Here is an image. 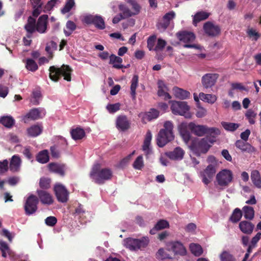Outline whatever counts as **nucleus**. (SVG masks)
Returning <instances> with one entry per match:
<instances>
[{
	"label": "nucleus",
	"instance_id": "25",
	"mask_svg": "<svg viewBox=\"0 0 261 261\" xmlns=\"http://www.w3.org/2000/svg\"><path fill=\"white\" fill-rule=\"evenodd\" d=\"M239 227L244 233L251 234L254 229V225L250 221H242L239 223Z\"/></svg>",
	"mask_w": 261,
	"mask_h": 261
},
{
	"label": "nucleus",
	"instance_id": "42",
	"mask_svg": "<svg viewBox=\"0 0 261 261\" xmlns=\"http://www.w3.org/2000/svg\"><path fill=\"white\" fill-rule=\"evenodd\" d=\"M199 96L201 100L211 103H214L217 99V97L214 94H206V93H200Z\"/></svg>",
	"mask_w": 261,
	"mask_h": 261
},
{
	"label": "nucleus",
	"instance_id": "24",
	"mask_svg": "<svg viewBox=\"0 0 261 261\" xmlns=\"http://www.w3.org/2000/svg\"><path fill=\"white\" fill-rule=\"evenodd\" d=\"M48 167L50 171L57 173L61 176L65 175V170L66 169V165L64 164L55 163V162H51L48 164Z\"/></svg>",
	"mask_w": 261,
	"mask_h": 261
},
{
	"label": "nucleus",
	"instance_id": "27",
	"mask_svg": "<svg viewBox=\"0 0 261 261\" xmlns=\"http://www.w3.org/2000/svg\"><path fill=\"white\" fill-rule=\"evenodd\" d=\"M21 159L18 155H14L12 156L10 162L9 168L11 171L17 172L20 170L21 165Z\"/></svg>",
	"mask_w": 261,
	"mask_h": 261
},
{
	"label": "nucleus",
	"instance_id": "29",
	"mask_svg": "<svg viewBox=\"0 0 261 261\" xmlns=\"http://www.w3.org/2000/svg\"><path fill=\"white\" fill-rule=\"evenodd\" d=\"M251 179L254 186L261 188V176L258 170H253L251 173Z\"/></svg>",
	"mask_w": 261,
	"mask_h": 261
},
{
	"label": "nucleus",
	"instance_id": "17",
	"mask_svg": "<svg viewBox=\"0 0 261 261\" xmlns=\"http://www.w3.org/2000/svg\"><path fill=\"white\" fill-rule=\"evenodd\" d=\"M187 127L196 136H203L206 135L207 125H200L194 122H190L189 123Z\"/></svg>",
	"mask_w": 261,
	"mask_h": 261
},
{
	"label": "nucleus",
	"instance_id": "31",
	"mask_svg": "<svg viewBox=\"0 0 261 261\" xmlns=\"http://www.w3.org/2000/svg\"><path fill=\"white\" fill-rule=\"evenodd\" d=\"M43 131V126L35 124V125L31 126L27 129V132L30 136L35 137L41 134Z\"/></svg>",
	"mask_w": 261,
	"mask_h": 261
},
{
	"label": "nucleus",
	"instance_id": "58",
	"mask_svg": "<svg viewBox=\"0 0 261 261\" xmlns=\"http://www.w3.org/2000/svg\"><path fill=\"white\" fill-rule=\"evenodd\" d=\"M159 112L156 109H152L147 114V119L149 120L156 118L159 117Z\"/></svg>",
	"mask_w": 261,
	"mask_h": 261
},
{
	"label": "nucleus",
	"instance_id": "26",
	"mask_svg": "<svg viewBox=\"0 0 261 261\" xmlns=\"http://www.w3.org/2000/svg\"><path fill=\"white\" fill-rule=\"evenodd\" d=\"M109 64H112V66L116 69H121L123 68V65L122 64L123 59L116 55L112 54L109 56Z\"/></svg>",
	"mask_w": 261,
	"mask_h": 261
},
{
	"label": "nucleus",
	"instance_id": "44",
	"mask_svg": "<svg viewBox=\"0 0 261 261\" xmlns=\"http://www.w3.org/2000/svg\"><path fill=\"white\" fill-rule=\"evenodd\" d=\"M219 258L221 261H236V259L232 254L228 251H223L220 254Z\"/></svg>",
	"mask_w": 261,
	"mask_h": 261
},
{
	"label": "nucleus",
	"instance_id": "12",
	"mask_svg": "<svg viewBox=\"0 0 261 261\" xmlns=\"http://www.w3.org/2000/svg\"><path fill=\"white\" fill-rule=\"evenodd\" d=\"M45 115V111L42 108H35L31 109L23 117L24 123H28L29 120H35L42 118Z\"/></svg>",
	"mask_w": 261,
	"mask_h": 261
},
{
	"label": "nucleus",
	"instance_id": "34",
	"mask_svg": "<svg viewBox=\"0 0 261 261\" xmlns=\"http://www.w3.org/2000/svg\"><path fill=\"white\" fill-rule=\"evenodd\" d=\"M36 159L37 162L41 163V164H45V163L48 162L49 159L48 150L44 149V150L40 151V152L38 153Z\"/></svg>",
	"mask_w": 261,
	"mask_h": 261
},
{
	"label": "nucleus",
	"instance_id": "41",
	"mask_svg": "<svg viewBox=\"0 0 261 261\" xmlns=\"http://www.w3.org/2000/svg\"><path fill=\"white\" fill-rule=\"evenodd\" d=\"M243 212L244 213V217L246 219L252 220L254 216V210L253 207L245 205L243 207Z\"/></svg>",
	"mask_w": 261,
	"mask_h": 261
},
{
	"label": "nucleus",
	"instance_id": "11",
	"mask_svg": "<svg viewBox=\"0 0 261 261\" xmlns=\"http://www.w3.org/2000/svg\"><path fill=\"white\" fill-rule=\"evenodd\" d=\"M84 21L87 24H93L96 28L103 30L106 28L105 20L101 16L89 14L84 17Z\"/></svg>",
	"mask_w": 261,
	"mask_h": 261
},
{
	"label": "nucleus",
	"instance_id": "21",
	"mask_svg": "<svg viewBox=\"0 0 261 261\" xmlns=\"http://www.w3.org/2000/svg\"><path fill=\"white\" fill-rule=\"evenodd\" d=\"M36 20L32 16H30L28 18L27 23L24 26V29L27 32V36L30 38L32 37V34L36 31Z\"/></svg>",
	"mask_w": 261,
	"mask_h": 261
},
{
	"label": "nucleus",
	"instance_id": "15",
	"mask_svg": "<svg viewBox=\"0 0 261 261\" xmlns=\"http://www.w3.org/2000/svg\"><path fill=\"white\" fill-rule=\"evenodd\" d=\"M216 172V169L213 165H207L204 170L200 172L202 181L206 185H208L212 181Z\"/></svg>",
	"mask_w": 261,
	"mask_h": 261
},
{
	"label": "nucleus",
	"instance_id": "37",
	"mask_svg": "<svg viewBox=\"0 0 261 261\" xmlns=\"http://www.w3.org/2000/svg\"><path fill=\"white\" fill-rule=\"evenodd\" d=\"M209 15V13L206 12V11H199L198 12L196 13L193 19V23L195 25H196L197 22L207 19Z\"/></svg>",
	"mask_w": 261,
	"mask_h": 261
},
{
	"label": "nucleus",
	"instance_id": "13",
	"mask_svg": "<svg viewBox=\"0 0 261 261\" xmlns=\"http://www.w3.org/2000/svg\"><path fill=\"white\" fill-rule=\"evenodd\" d=\"M189 110V106L186 101H172L171 110L173 114L184 115Z\"/></svg>",
	"mask_w": 261,
	"mask_h": 261
},
{
	"label": "nucleus",
	"instance_id": "63",
	"mask_svg": "<svg viewBox=\"0 0 261 261\" xmlns=\"http://www.w3.org/2000/svg\"><path fill=\"white\" fill-rule=\"evenodd\" d=\"M33 97L34 98V103L38 105L39 103V99L41 96V92L39 90H35L32 92Z\"/></svg>",
	"mask_w": 261,
	"mask_h": 261
},
{
	"label": "nucleus",
	"instance_id": "43",
	"mask_svg": "<svg viewBox=\"0 0 261 261\" xmlns=\"http://www.w3.org/2000/svg\"><path fill=\"white\" fill-rule=\"evenodd\" d=\"M39 186L40 189L46 190L51 187V179L49 177H41L39 182Z\"/></svg>",
	"mask_w": 261,
	"mask_h": 261
},
{
	"label": "nucleus",
	"instance_id": "35",
	"mask_svg": "<svg viewBox=\"0 0 261 261\" xmlns=\"http://www.w3.org/2000/svg\"><path fill=\"white\" fill-rule=\"evenodd\" d=\"M172 249L175 254H179L181 255H185L187 253V250L182 244L180 242H175L173 244Z\"/></svg>",
	"mask_w": 261,
	"mask_h": 261
},
{
	"label": "nucleus",
	"instance_id": "57",
	"mask_svg": "<svg viewBox=\"0 0 261 261\" xmlns=\"http://www.w3.org/2000/svg\"><path fill=\"white\" fill-rule=\"evenodd\" d=\"M58 222V219L55 216H48L45 219V222L47 226H54Z\"/></svg>",
	"mask_w": 261,
	"mask_h": 261
},
{
	"label": "nucleus",
	"instance_id": "14",
	"mask_svg": "<svg viewBox=\"0 0 261 261\" xmlns=\"http://www.w3.org/2000/svg\"><path fill=\"white\" fill-rule=\"evenodd\" d=\"M203 29L208 36L215 37L221 34V28L219 25H215L211 21L205 22L203 25Z\"/></svg>",
	"mask_w": 261,
	"mask_h": 261
},
{
	"label": "nucleus",
	"instance_id": "39",
	"mask_svg": "<svg viewBox=\"0 0 261 261\" xmlns=\"http://www.w3.org/2000/svg\"><path fill=\"white\" fill-rule=\"evenodd\" d=\"M77 25L72 20H68L66 24V29L64 30V33L66 36H69L72 32L76 30Z\"/></svg>",
	"mask_w": 261,
	"mask_h": 261
},
{
	"label": "nucleus",
	"instance_id": "19",
	"mask_svg": "<svg viewBox=\"0 0 261 261\" xmlns=\"http://www.w3.org/2000/svg\"><path fill=\"white\" fill-rule=\"evenodd\" d=\"M221 134V130L217 127H209L206 125V136L208 139V144L211 145V147L216 141V138L219 135Z\"/></svg>",
	"mask_w": 261,
	"mask_h": 261
},
{
	"label": "nucleus",
	"instance_id": "55",
	"mask_svg": "<svg viewBox=\"0 0 261 261\" xmlns=\"http://www.w3.org/2000/svg\"><path fill=\"white\" fill-rule=\"evenodd\" d=\"M120 104L119 102L114 104L107 105L106 108L110 113H115L120 109Z\"/></svg>",
	"mask_w": 261,
	"mask_h": 261
},
{
	"label": "nucleus",
	"instance_id": "3",
	"mask_svg": "<svg viewBox=\"0 0 261 261\" xmlns=\"http://www.w3.org/2000/svg\"><path fill=\"white\" fill-rule=\"evenodd\" d=\"M49 77L53 81H59L61 76H63L64 79L67 81L71 80V74L73 70L67 64H62L60 67L53 65V66L49 67Z\"/></svg>",
	"mask_w": 261,
	"mask_h": 261
},
{
	"label": "nucleus",
	"instance_id": "48",
	"mask_svg": "<svg viewBox=\"0 0 261 261\" xmlns=\"http://www.w3.org/2000/svg\"><path fill=\"white\" fill-rule=\"evenodd\" d=\"M119 10L122 12L121 14L122 19H125V18L133 16V12H132L129 8L126 7L125 5H119Z\"/></svg>",
	"mask_w": 261,
	"mask_h": 261
},
{
	"label": "nucleus",
	"instance_id": "60",
	"mask_svg": "<svg viewBox=\"0 0 261 261\" xmlns=\"http://www.w3.org/2000/svg\"><path fill=\"white\" fill-rule=\"evenodd\" d=\"M206 162L209 163L210 165H213L214 168L217 170L218 163L215 156H208L206 159Z\"/></svg>",
	"mask_w": 261,
	"mask_h": 261
},
{
	"label": "nucleus",
	"instance_id": "28",
	"mask_svg": "<svg viewBox=\"0 0 261 261\" xmlns=\"http://www.w3.org/2000/svg\"><path fill=\"white\" fill-rule=\"evenodd\" d=\"M168 227H169V223L168 221L161 219V220L158 221L154 227L151 229L150 233L155 234L158 230H160V229Z\"/></svg>",
	"mask_w": 261,
	"mask_h": 261
},
{
	"label": "nucleus",
	"instance_id": "18",
	"mask_svg": "<svg viewBox=\"0 0 261 261\" xmlns=\"http://www.w3.org/2000/svg\"><path fill=\"white\" fill-rule=\"evenodd\" d=\"M115 124L116 128L121 131H125L130 127V123L126 115H118Z\"/></svg>",
	"mask_w": 261,
	"mask_h": 261
},
{
	"label": "nucleus",
	"instance_id": "33",
	"mask_svg": "<svg viewBox=\"0 0 261 261\" xmlns=\"http://www.w3.org/2000/svg\"><path fill=\"white\" fill-rule=\"evenodd\" d=\"M139 83V76L138 75L135 74L134 75L132 80H131V85H130V95L133 98V99H135L136 98V90L137 86H138Z\"/></svg>",
	"mask_w": 261,
	"mask_h": 261
},
{
	"label": "nucleus",
	"instance_id": "4",
	"mask_svg": "<svg viewBox=\"0 0 261 261\" xmlns=\"http://www.w3.org/2000/svg\"><path fill=\"white\" fill-rule=\"evenodd\" d=\"M211 147V145L208 144L207 137L201 139L195 138L191 141L189 145L191 150L197 156L206 154Z\"/></svg>",
	"mask_w": 261,
	"mask_h": 261
},
{
	"label": "nucleus",
	"instance_id": "1",
	"mask_svg": "<svg viewBox=\"0 0 261 261\" xmlns=\"http://www.w3.org/2000/svg\"><path fill=\"white\" fill-rule=\"evenodd\" d=\"M90 177L98 184H103L105 181L112 179L113 171L110 168H101L99 163L94 164L90 172Z\"/></svg>",
	"mask_w": 261,
	"mask_h": 261
},
{
	"label": "nucleus",
	"instance_id": "23",
	"mask_svg": "<svg viewBox=\"0 0 261 261\" xmlns=\"http://www.w3.org/2000/svg\"><path fill=\"white\" fill-rule=\"evenodd\" d=\"M235 145L237 148L241 149L242 151H245V152L251 153L255 151L254 148L250 143L243 140H237Z\"/></svg>",
	"mask_w": 261,
	"mask_h": 261
},
{
	"label": "nucleus",
	"instance_id": "20",
	"mask_svg": "<svg viewBox=\"0 0 261 261\" xmlns=\"http://www.w3.org/2000/svg\"><path fill=\"white\" fill-rule=\"evenodd\" d=\"M48 17L47 14H43L39 17L37 22H36V31L38 33H46Z\"/></svg>",
	"mask_w": 261,
	"mask_h": 261
},
{
	"label": "nucleus",
	"instance_id": "2",
	"mask_svg": "<svg viewBox=\"0 0 261 261\" xmlns=\"http://www.w3.org/2000/svg\"><path fill=\"white\" fill-rule=\"evenodd\" d=\"M173 124L172 121H167L164 124V128L161 129L157 135V145L164 147L166 144L174 139Z\"/></svg>",
	"mask_w": 261,
	"mask_h": 261
},
{
	"label": "nucleus",
	"instance_id": "46",
	"mask_svg": "<svg viewBox=\"0 0 261 261\" xmlns=\"http://www.w3.org/2000/svg\"><path fill=\"white\" fill-rule=\"evenodd\" d=\"M25 67L27 70L35 72L38 69V66L35 62L32 59H27L25 61Z\"/></svg>",
	"mask_w": 261,
	"mask_h": 261
},
{
	"label": "nucleus",
	"instance_id": "8",
	"mask_svg": "<svg viewBox=\"0 0 261 261\" xmlns=\"http://www.w3.org/2000/svg\"><path fill=\"white\" fill-rule=\"evenodd\" d=\"M176 35L180 41L186 43L184 45V47H197L195 44H190V42H192L195 39L194 33L186 31H179Z\"/></svg>",
	"mask_w": 261,
	"mask_h": 261
},
{
	"label": "nucleus",
	"instance_id": "53",
	"mask_svg": "<svg viewBox=\"0 0 261 261\" xmlns=\"http://www.w3.org/2000/svg\"><path fill=\"white\" fill-rule=\"evenodd\" d=\"M256 116V113H254V111L251 110V109H249L245 113V116L248 119V121L251 124H254V123H255L254 118Z\"/></svg>",
	"mask_w": 261,
	"mask_h": 261
},
{
	"label": "nucleus",
	"instance_id": "5",
	"mask_svg": "<svg viewBox=\"0 0 261 261\" xmlns=\"http://www.w3.org/2000/svg\"><path fill=\"white\" fill-rule=\"evenodd\" d=\"M124 241L125 247L132 251L138 250V249L145 248L149 243V240L147 237H143L140 239L128 238Z\"/></svg>",
	"mask_w": 261,
	"mask_h": 261
},
{
	"label": "nucleus",
	"instance_id": "59",
	"mask_svg": "<svg viewBox=\"0 0 261 261\" xmlns=\"http://www.w3.org/2000/svg\"><path fill=\"white\" fill-rule=\"evenodd\" d=\"M50 154L53 158L58 159L60 156V152L56 146H50Z\"/></svg>",
	"mask_w": 261,
	"mask_h": 261
},
{
	"label": "nucleus",
	"instance_id": "49",
	"mask_svg": "<svg viewBox=\"0 0 261 261\" xmlns=\"http://www.w3.org/2000/svg\"><path fill=\"white\" fill-rule=\"evenodd\" d=\"M144 166V163L143 161V157L142 155H139L135 159L133 166L134 168L137 169V170H141Z\"/></svg>",
	"mask_w": 261,
	"mask_h": 261
},
{
	"label": "nucleus",
	"instance_id": "7",
	"mask_svg": "<svg viewBox=\"0 0 261 261\" xmlns=\"http://www.w3.org/2000/svg\"><path fill=\"white\" fill-rule=\"evenodd\" d=\"M39 203L38 196L31 194L28 197L24 204V211L28 215H32L37 211Z\"/></svg>",
	"mask_w": 261,
	"mask_h": 261
},
{
	"label": "nucleus",
	"instance_id": "30",
	"mask_svg": "<svg viewBox=\"0 0 261 261\" xmlns=\"http://www.w3.org/2000/svg\"><path fill=\"white\" fill-rule=\"evenodd\" d=\"M70 135L72 139L74 140H78V139H82L86 136V132L83 128L80 127H76V128L72 129L70 131Z\"/></svg>",
	"mask_w": 261,
	"mask_h": 261
},
{
	"label": "nucleus",
	"instance_id": "32",
	"mask_svg": "<svg viewBox=\"0 0 261 261\" xmlns=\"http://www.w3.org/2000/svg\"><path fill=\"white\" fill-rule=\"evenodd\" d=\"M173 90L175 96L180 99H186L191 95L190 92L183 90V89L179 88V87H174Z\"/></svg>",
	"mask_w": 261,
	"mask_h": 261
},
{
	"label": "nucleus",
	"instance_id": "51",
	"mask_svg": "<svg viewBox=\"0 0 261 261\" xmlns=\"http://www.w3.org/2000/svg\"><path fill=\"white\" fill-rule=\"evenodd\" d=\"M75 5L74 0H67L64 7L61 9L62 13H66L69 12Z\"/></svg>",
	"mask_w": 261,
	"mask_h": 261
},
{
	"label": "nucleus",
	"instance_id": "54",
	"mask_svg": "<svg viewBox=\"0 0 261 261\" xmlns=\"http://www.w3.org/2000/svg\"><path fill=\"white\" fill-rule=\"evenodd\" d=\"M222 125L224 129L230 131H234L239 126V124L236 123L222 122Z\"/></svg>",
	"mask_w": 261,
	"mask_h": 261
},
{
	"label": "nucleus",
	"instance_id": "36",
	"mask_svg": "<svg viewBox=\"0 0 261 261\" xmlns=\"http://www.w3.org/2000/svg\"><path fill=\"white\" fill-rule=\"evenodd\" d=\"M15 122V119L12 116H2L0 118V123L8 128L14 126Z\"/></svg>",
	"mask_w": 261,
	"mask_h": 261
},
{
	"label": "nucleus",
	"instance_id": "64",
	"mask_svg": "<svg viewBox=\"0 0 261 261\" xmlns=\"http://www.w3.org/2000/svg\"><path fill=\"white\" fill-rule=\"evenodd\" d=\"M8 169V161L7 159H5L3 161L0 162V172L5 173Z\"/></svg>",
	"mask_w": 261,
	"mask_h": 261
},
{
	"label": "nucleus",
	"instance_id": "56",
	"mask_svg": "<svg viewBox=\"0 0 261 261\" xmlns=\"http://www.w3.org/2000/svg\"><path fill=\"white\" fill-rule=\"evenodd\" d=\"M175 16V13L174 11H169L168 13H166L163 17V19H165L166 21V22L168 23V27H169L170 23V20L171 19H173Z\"/></svg>",
	"mask_w": 261,
	"mask_h": 261
},
{
	"label": "nucleus",
	"instance_id": "52",
	"mask_svg": "<svg viewBox=\"0 0 261 261\" xmlns=\"http://www.w3.org/2000/svg\"><path fill=\"white\" fill-rule=\"evenodd\" d=\"M166 44V41L164 40L163 39H161V38H159L157 40V44L154 48V50L159 51V50H163Z\"/></svg>",
	"mask_w": 261,
	"mask_h": 261
},
{
	"label": "nucleus",
	"instance_id": "38",
	"mask_svg": "<svg viewBox=\"0 0 261 261\" xmlns=\"http://www.w3.org/2000/svg\"><path fill=\"white\" fill-rule=\"evenodd\" d=\"M187 126L185 124L180 125V134L183 140L188 143L191 139V134L189 131L187 129Z\"/></svg>",
	"mask_w": 261,
	"mask_h": 261
},
{
	"label": "nucleus",
	"instance_id": "45",
	"mask_svg": "<svg viewBox=\"0 0 261 261\" xmlns=\"http://www.w3.org/2000/svg\"><path fill=\"white\" fill-rule=\"evenodd\" d=\"M190 249L192 254L196 256H200L203 253V249L201 246L197 244H191L190 245Z\"/></svg>",
	"mask_w": 261,
	"mask_h": 261
},
{
	"label": "nucleus",
	"instance_id": "50",
	"mask_svg": "<svg viewBox=\"0 0 261 261\" xmlns=\"http://www.w3.org/2000/svg\"><path fill=\"white\" fill-rule=\"evenodd\" d=\"M156 39V37L155 35H152V36H150L147 40V46L149 50H154L155 48V40Z\"/></svg>",
	"mask_w": 261,
	"mask_h": 261
},
{
	"label": "nucleus",
	"instance_id": "47",
	"mask_svg": "<svg viewBox=\"0 0 261 261\" xmlns=\"http://www.w3.org/2000/svg\"><path fill=\"white\" fill-rule=\"evenodd\" d=\"M242 216V212L240 208H236L230 216V219L233 223H237V222L240 221Z\"/></svg>",
	"mask_w": 261,
	"mask_h": 261
},
{
	"label": "nucleus",
	"instance_id": "10",
	"mask_svg": "<svg viewBox=\"0 0 261 261\" xmlns=\"http://www.w3.org/2000/svg\"><path fill=\"white\" fill-rule=\"evenodd\" d=\"M220 75L217 73H205L201 77V85L205 89H211L215 86Z\"/></svg>",
	"mask_w": 261,
	"mask_h": 261
},
{
	"label": "nucleus",
	"instance_id": "6",
	"mask_svg": "<svg viewBox=\"0 0 261 261\" xmlns=\"http://www.w3.org/2000/svg\"><path fill=\"white\" fill-rule=\"evenodd\" d=\"M216 178L218 185L227 187L233 180V173L229 169L221 170L217 174Z\"/></svg>",
	"mask_w": 261,
	"mask_h": 261
},
{
	"label": "nucleus",
	"instance_id": "40",
	"mask_svg": "<svg viewBox=\"0 0 261 261\" xmlns=\"http://www.w3.org/2000/svg\"><path fill=\"white\" fill-rule=\"evenodd\" d=\"M164 86H165V85L163 81L158 82V94L159 96H164V99L166 100L170 99L171 97L169 93H166V92L164 91L163 89V87H164Z\"/></svg>",
	"mask_w": 261,
	"mask_h": 261
},
{
	"label": "nucleus",
	"instance_id": "61",
	"mask_svg": "<svg viewBox=\"0 0 261 261\" xmlns=\"http://www.w3.org/2000/svg\"><path fill=\"white\" fill-rule=\"evenodd\" d=\"M157 255L158 257H160L161 259L171 258L170 255H169V254H167L163 248H161L157 251Z\"/></svg>",
	"mask_w": 261,
	"mask_h": 261
},
{
	"label": "nucleus",
	"instance_id": "62",
	"mask_svg": "<svg viewBox=\"0 0 261 261\" xmlns=\"http://www.w3.org/2000/svg\"><path fill=\"white\" fill-rule=\"evenodd\" d=\"M129 3L131 5H132V7L133 10H134L135 12L133 13V15L138 14L140 12L141 6L138 3H136L135 1H129Z\"/></svg>",
	"mask_w": 261,
	"mask_h": 261
},
{
	"label": "nucleus",
	"instance_id": "9",
	"mask_svg": "<svg viewBox=\"0 0 261 261\" xmlns=\"http://www.w3.org/2000/svg\"><path fill=\"white\" fill-rule=\"evenodd\" d=\"M55 196L60 202H67L69 200V193L65 186L61 184H56L54 187Z\"/></svg>",
	"mask_w": 261,
	"mask_h": 261
},
{
	"label": "nucleus",
	"instance_id": "16",
	"mask_svg": "<svg viewBox=\"0 0 261 261\" xmlns=\"http://www.w3.org/2000/svg\"><path fill=\"white\" fill-rule=\"evenodd\" d=\"M36 194L39 201L40 200L43 204L50 205V204H52L54 202V199L51 193H49V192L43 191V190H37Z\"/></svg>",
	"mask_w": 261,
	"mask_h": 261
},
{
	"label": "nucleus",
	"instance_id": "22",
	"mask_svg": "<svg viewBox=\"0 0 261 261\" xmlns=\"http://www.w3.org/2000/svg\"><path fill=\"white\" fill-rule=\"evenodd\" d=\"M185 151L181 147H176L173 151L166 152L169 159L172 160H181L185 155Z\"/></svg>",
	"mask_w": 261,
	"mask_h": 261
}]
</instances>
